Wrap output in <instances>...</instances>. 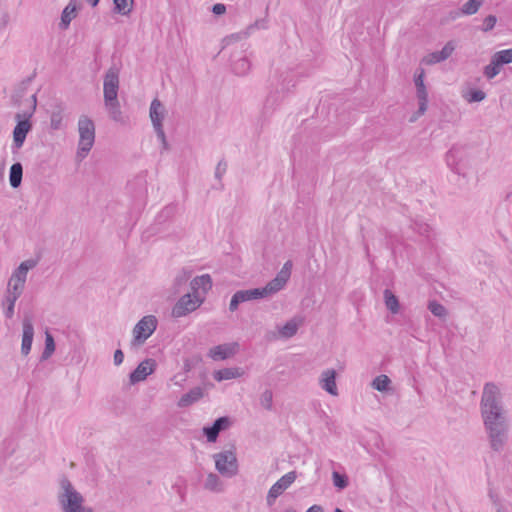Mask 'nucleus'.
Returning a JSON list of instances; mask_svg holds the SVG:
<instances>
[{
  "label": "nucleus",
  "mask_w": 512,
  "mask_h": 512,
  "mask_svg": "<svg viewBox=\"0 0 512 512\" xmlns=\"http://www.w3.org/2000/svg\"><path fill=\"white\" fill-rule=\"evenodd\" d=\"M337 372L333 368L324 369L318 378L319 387L333 397L339 395V390L336 382Z\"/></svg>",
  "instance_id": "14"
},
{
  "label": "nucleus",
  "mask_w": 512,
  "mask_h": 512,
  "mask_svg": "<svg viewBox=\"0 0 512 512\" xmlns=\"http://www.w3.org/2000/svg\"><path fill=\"white\" fill-rule=\"evenodd\" d=\"M384 302L386 305V308L393 314H397L400 310V305L398 298L394 295V293L386 289L384 291Z\"/></svg>",
  "instance_id": "36"
},
{
  "label": "nucleus",
  "mask_w": 512,
  "mask_h": 512,
  "mask_svg": "<svg viewBox=\"0 0 512 512\" xmlns=\"http://www.w3.org/2000/svg\"><path fill=\"white\" fill-rule=\"evenodd\" d=\"M171 381H173L175 385L182 386V382L185 381V378L178 379V376H174L171 378Z\"/></svg>",
  "instance_id": "52"
},
{
  "label": "nucleus",
  "mask_w": 512,
  "mask_h": 512,
  "mask_svg": "<svg viewBox=\"0 0 512 512\" xmlns=\"http://www.w3.org/2000/svg\"><path fill=\"white\" fill-rule=\"evenodd\" d=\"M56 345L53 336L46 331L45 332V346L41 354V361L48 360L55 352Z\"/></svg>",
  "instance_id": "37"
},
{
  "label": "nucleus",
  "mask_w": 512,
  "mask_h": 512,
  "mask_svg": "<svg viewBox=\"0 0 512 512\" xmlns=\"http://www.w3.org/2000/svg\"><path fill=\"white\" fill-rule=\"evenodd\" d=\"M448 167L456 174H463V155L459 148L453 147L447 153L445 157Z\"/></svg>",
  "instance_id": "22"
},
{
  "label": "nucleus",
  "mask_w": 512,
  "mask_h": 512,
  "mask_svg": "<svg viewBox=\"0 0 512 512\" xmlns=\"http://www.w3.org/2000/svg\"><path fill=\"white\" fill-rule=\"evenodd\" d=\"M391 380L386 375H379L372 381V387L380 392H385L389 389Z\"/></svg>",
  "instance_id": "39"
},
{
  "label": "nucleus",
  "mask_w": 512,
  "mask_h": 512,
  "mask_svg": "<svg viewBox=\"0 0 512 512\" xmlns=\"http://www.w3.org/2000/svg\"><path fill=\"white\" fill-rule=\"evenodd\" d=\"M425 71L424 69H418L414 75V84L416 88V98L418 100V111L410 119L414 122L427 111L428 107V90L424 83Z\"/></svg>",
  "instance_id": "10"
},
{
  "label": "nucleus",
  "mask_w": 512,
  "mask_h": 512,
  "mask_svg": "<svg viewBox=\"0 0 512 512\" xmlns=\"http://www.w3.org/2000/svg\"><path fill=\"white\" fill-rule=\"evenodd\" d=\"M501 67L500 62L492 55L490 63L483 69V74L488 80H491L501 72Z\"/></svg>",
  "instance_id": "35"
},
{
  "label": "nucleus",
  "mask_w": 512,
  "mask_h": 512,
  "mask_svg": "<svg viewBox=\"0 0 512 512\" xmlns=\"http://www.w3.org/2000/svg\"><path fill=\"white\" fill-rule=\"evenodd\" d=\"M78 6L75 0H70V2L64 7L58 27L60 30L65 31L70 27L71 22L78 15Z\"/></svg>",
  "instance_id": "20"
},
{
  "label": "nucleus",
  "mask_w": 512,
  "mask_h": 512,
  "mask_svg": "<svg viewBox=\"0 0 512 512\" xmlns=\"http://www.w3.org/2000/svg\"><path fill=\"white\" fill-rule=\"evenodd\" d=\"M57 501L62 512H94L85 496L66 477L59 479Z\"/></svg>",
  "instance_id": "1"
},
{
  "label": "nucleus",
  "mask_w": 512,
  "mask_h": 512,
  "mask_svg": "<svg viewBox=\"0 0 512 512\" xmlns=\"http://www.w3.org/2000/svg\"><path fill=\"white\" fill-rule=\"evenodd\" d=\"M260 404L266 410H271L273 406V393L271 390H265L260 396Z\"/></svg>",
  "instance_id": "43"
},
{
  "label": "nucleus",
  "mask_w": 512,
  "mask_h": 512,
  "mask_svg": "<svg viewBox=\"0 0 512 512\" xmlns=\"http://www.w3.org/2000/svg\"><path fill=\"white\" fill-rule=\"evenodd\" d=\"M332 481H333V485L339 490L345 489L349 483L348 477L345 474H341L337 471H333Z\"/></svg>",
  "instance_id": "40"
},
{
  "label": "nucleus",
  "mask_w": 512,
  "mask_h": 512,
  "mask_svg": "<svg viewBox=\"0 0 512 512\" xmlns=\"http://www.w3.org/2000/svg\"><path fill=\"white\" fill-rule=\"evenodd\" d=\"M36 107V97L32 96V111L29 114H20L17 113L15 115L16 126L13 129V141H12V150L18 151L21 149L25 143L26 137L29 132L32 130V123L30 118L33 114V111Z\"/></svg>",
  "instance_id": "6"
},
{
  "label": "nucleus",
  "mask_w": 512,
  "mask_h": 512,
  "mask_svg": "<svg viewBox=\"0 0 512 512\" xmlns=\"http://www.w3.org/2000/svg\"><path fill=\"white\" fill-rule=\"evenodd\" d=\"M490 447L494 451H501L508 440L509 420L507 412L486 416L482 418Z\"/></svg>",
  "instance_id": "2"
},
{
  "label": "nucleus",
  "mask_w": 512,
  "mask_h": 512,
  "mask_svg": "<svg viewBox=\"0 0 512 512\" xmlns=\"http://www.w3.org/2000/svg\"><path fill=\"white\" fill-rule=\"evenodd\" d=\"M24 287V282L19 281L18 279H15L13 277H10L6 293L20 297L23 293Z\"/></svg>",
  "instance_id": "38"
},
{
  "label": "nucleus",
  "mask_w": 512,
  "mask_h": 512,
  "mask_svg": "<svg viewBox=\"0 0 512 512\" xmlns=\"http://www.w3.org/2000/svg\"><path fill=\"white\" fill-rule=\"evenodd\" d=\"M215 469L224 477L231 478L238 473V460L234 449H227L213 454Z\"/></svg>",
  "instance_id": "7"
},
{
  "label": "nucleus",
  "mask_w": 512,
  "mask_h": 512,
  "mask_svg": "<svg viewBox=\"0 0 512 512\" xmlns=\"http://www.w3.org/2000/svg\"><path fill=\"white\" fill-rule=\"evenodd\" d=\"M493 56L500 62V64L506 65L512 63V48L497 51Z\"/></svg>",
  "instance_id": "41"
},
{
  "label": "nucleus",
  "mask_w": 512,
  "mask_h": 512,
  "mask_svg": "<svg viewBox=\"0 0 512 512\" xmlns=\"http://www.w3.org/2000/svg\"><path fill=\"white\" fill-rule=\"evenodd\" d=\"M428 308L431 311V313L436 317L442 318L446 315L445 307L435 301L430 302Z\"/></svg>",
  "instance_id": "44"
},
{
  "label": "nucleus",
  "mask_w": 512,
  "mask_h": 512,
  "mask_svg": "<svg viewBox=\"0 0 512 512\" xmlns=\"http://www.w3.org/2000/svg\"><path fill=\"white\" fill-rule=\"evenodd\" d=\"M427 231H428V225H426V224H425V225H423V226H421V228H420V230H419V232H420L421 234H424V233H426Z\"/></svg>",
  "instance_id": "53"
},
{
  "label": "nucleus",
  "mask_w": 512,
  "mask_h": 512,
  "mask_svg": "<svg viewBox=\"0 0 512 512\" xmlns=\"http://www.w3.org/2000/svg\"><path fill=\"white\" fill-rule=\"evenodd\" d=\"M158 320L154 315L142 317L132 330V345L139 346L155 332Z\"/></svg>",
  "instance_id": "8"
},
{
  "label": "nucleus",
  "mask_w": 512,
  "mask_h": 512,
  "mask_svg": "<svg viewBox=\"0 0 512 512\" xmlns=\"http://www.w3.org/2000/svg\"><path fill=\"white\" fill-rule=\"evenodd\" d=\"M204 487L213 492H222L223 483L215 473H209L205 479Z\"/></svg>",
  "instance_id": "34"
},
{
  "label": "nucleus",
  "mask_w": 512,
  "mask_h": 512,
  "mask_svg": "<svg viewBox=\"0 0 512 512\" xmlns=\"http://www.w3.org/2000/svg\"><path fill=\"white\" fill-rule=\"evenodd\" d=\"M334 512H343L340 508H336Z\"/></svg>",
  "instance_id": "57"
},
{
  "label": "nucleus",
  "mask_w": 512,
  "mask_h": 512,
  "mask_svg": "<svg viewBox=\"0 0 512 512\" xmlns=\"http://www.w3.org/2000/svg\"><path fill=\"white\" fill-rule=\"evenodd\" d=\"M498 512H503L500 508H498Z\"/></svg>",
  "instance_id": "58"
},
{
  "label": "nucleus",
  "mask_w": 512,
  "mask_h": 512,
  "mask_svg": "<svg viewBox=\"0 0 512 512\" xmlns=\"http://www.w3.org/2000/svg\"><path fill=\"white\" fill-rule=\"evenodd\" d=\"M232 69L237 75L244 76L251 69V62L244 52L235 53L232 57Z\"/></svg>",
  "instance_id": "24"
},
{
  "label": "nucleus",
  "mask_w": 512,
  "mask_h": 512,
  "mask_svg": "<svg viewBox=\"0 0 512 512\" xmlns=\"http://www.w3.org/2000/svg\"><path fill=\"white\" fill-rule=\"evenodd\" d=\"M23 176V167L21 163H14L9 172V182L13 188H18L21 185Z\"/></svg>",
  "instance_id": "32"
},
{
  "label": "nucleus",
  "mask_w": 512,
  "mask_h": 512,
  "mask_svg": "<svg viewBox=\"0 0 512 512\" xmlns=\"http://www.w3.org/2000/svg\"><path fill=\"white\" fill-rule=\"evenodd\" d=\"M212 287V279L209 274H203L195 277L190 282L191 292L205 300V295Z\"/></svg>",
  "instance_id": "19"
},
{
  "label": "nucleus",
  "mask_w": 512,
  "mask_h": 512,
  "mask_svg": "<svg viewBox=\"0 0 512 512\" xmlns=\"http://www.w3.org/2000/svg\"><path fill=\"white\" fill-rule=\"evenodd\" d=\"M34 338V326L28 319L23 321L22 325V341H21V353L27 356L31 352L32 343Z\"/></svg>",
  "instance_id": "23"
},
{
  "label": "nucleus",
  "mask_w": 512,
  "mask_h": 512,
  "mask_svg": "<svg viewBox=\"0 0 512 512\" xmlns=\"http://www.w3.org/2000/svg\"><path fill=\"white\" fill-rule=\"evenodd\" d=\"M480 410L482 418L507 412L502 403L500 389L494 383H487L482 392Z\"/></svg>",
  "instance_id": "3"
},
{
  "label": "nucleus",
  "mask_w": 512,
  "mask_h": 512,
  "mask_svg": "<svg viewBox=\"0 0 512 512\" xmlns=\"http://www.w3.org/2000/svg\"><path fill=\"white\" fill-rule=\"evenodd\" d=\"M292 262L287 261L276 277L260 288L264 298H268L282 290L291 276Z\"/></svg>",
  "instance_id": "11"
},
{
  "label": "nucleus",
  "mask_w": 512,
  "mask_h": 512,
  "mask_svg": "<svg viewBox=\"0 0 512 512\" xmlns=\"http://www.w3.org/2000/svg\"><path fill=\"white\" fill-rule=\"evenodd\" d=\"M78 133L77 158L83 160L87 157L95 142V125L92 119L86 115L80 116L78 120Z\"/></svg>",
  "instance_id": "5"
},
{
  "label": "nucleus",
  "mask_w": 512,
  "mask_h": 512,
  "mask_svg": "<svg viewBox=\"0 0 512 512\" xmlns=\"http://www.w3.org/2000/svg\"><path fill=\"white\" fill-rule=\"evenodd\" d=\"M263 298L264 297L260 288L239 290L232 296L229 304V309L231 311H235L238 308L239 304L241 303Z\"/></svg>",
  "instance_id": "16"
},
{
  "label": "nucleus",
  "mask_w": 512,
  "mask_h": 512,
  "mask_svg": "<svg viewBox=\"0 0 512 512\" xmlns=\"http://www.w3.org/2000/svg\"><path fill=\"white\" fill-rule=\"evenodd\" d=\"M212 12L215 15H222L226 12V6L222 3H217V4L213 5Z\"/></svg>",
  "instance_id": "47"
},
{
  "label": "nucleus",
  "mask_w": 512,
  "mask_h": 512,
  "mask_svg": "<svg viewBox=\"0 0 512 512\" xmlns=\"http://www.w3.org/2000/svg\"><path fill=\"white\" fill-rule=\"evenodd\" d=\"M134 4V0H113V12L121 16H129Z\"/></svg>",
  "instance_id": "31"
},
{
  "label": "nucleus",
  "mask_w": 512,
  "mask_h": 512,
  "mask_svg": "<svg viewBox=\"0 0 512 512\" xmlns=\"http://www.w3.org/2000/svg\"><path fill=\"white\" fill-rule=\"evenodd\" d=\"M455 47L456 45L454 41H449L444 45V47L440 51L429 53L423 58L422 61L428 65L442 62L452 55L453 51L455 50Z\"/></svg>",
  "instance_id": "18"
},
{
  "label": "nucleus",
  "mask_w": 512,
  "mask_h": 512,
  "mask_svg": "<svg viewBox=\"0 0 512 512\" xmlns=\"http://www.w3.org/2000/svg\"><path fill=\"white\" fill-rule=\"evenodd\" d=\"M3 176H4V168L1 167L0 168V181L3 179Z\"/></svg>",
  "instance_id": "55"
},
{
  "label": "nucleus",
  "mask_w": 512,
  "mask_h": 512,
  "mask_svg": "<svg viewBox=\"0 0 512 512\" xmlns=\"http://www.w3.org/2000/svg\"><path fill=\"white\" fill-rule=\"evenodd\" d=\"M244 375V370L239 367L223 368L213 372V378L218 381L236 379Z\"/></svg>",
  "instance_id": "28"
},
{
  "label": "nucleus",
  "mask_w": 512,
  "mask_h": 512,
  "mask_svg": "<svg viewBox=\"0 0 512 512\" xmlns=\"http://www.w3.org/2000/svg\"><path fill=\"white\" fill-rule=\"evenodd\" d=\"M60 124H61V117L59 115H52L51 117V127L53 129H59L60 127Z\"/></svg>",
  "instance_id": "50"
},
{
  "label": "nucleus",
  "mask_w": 512,
  "mask_h": 512,
  "mask_svg": "<svg viewBox=\"0 0 512 512\" xmlns=\"http://www.w3.org/2000/svg\"><path fill=\"white\" fill-rule=\"evenodd\" d=\"M189 273L185 270H182L181 272H179L177 274V276L175 277L174 279V285L176 287H180L182 286L183 284H185L187 282V280L189 279Z\"/></svg>",
  "instance_id": "46"
},
{
  "label": "nucleus",
  "mask_w": 512,
  "mask_h": 512,
  "mask_svg": "<svg viewBox=\"0 0 512 512\" xmlns=\"http://www.w3.org/2000/svg\"><path fill=\"white\" fill-rule=\"evenodd\" d=\"M20 297L11 295V294H5V297L2 302L3 306V313L4 316L8 319L13 318L15 313V303Z\"/></svg>",
  "instance_id": "33"
},
{
  "label": "nucleus",
  "mask_w": 512,
  "mask_h": 512,
  "mask_svg": "<svg viewBox=\"0 0 512 512\" xmlns=\"http://www.w3.org/2000/svg\"><path fill=\"white\" fill-rule=\"evenodd\" d=\"M297 479L296 471H290L278 479L269 489L266 495V504L268 507L275 505L276 500L281 496Z\"/></svg>",
  "instance_id": "12"
},
{
  "label": "nucleus",
  "mask_w": 512,
  "mask_h": 512,
  "mask_svg": "<svg viewBox=\"0 0 512 512\" xmlns=\"http://www.w3.org/2000/svg\"><path fill=\"white\" fill-rule=\"evenodd\" d=\"M155 368L156 362L154 359H145L130 374V382L132 384H135L144 381L149 375H151L155 371Z\"/></svg>",
  "instance_id": "17"
},
{
  "label": "nucleus",
  "mask_w": 512,
  "mask_h": 512,
  "mask_svg": "<svg viewBox=\"0 0 512 512\" xmlns=\"http://www.w3.org/2000/svg\"><path fill=\"white\" fill-rule=\"evenodd\" d=\"M461 97L469 104L482 102L486 98V93L470 85L464 86L460 91Z\"/></svg>",
  "instance_id": "26"
},
{
  "label": "nucleus",
  "mask_w": 512,
  "mask_h": 512,
  "mask_svg": "<svg viewBox=\"0 0 512 512\" xmlns=\"http://www.w3.org/2000/svg\"><path fill=\"white\" fill-rule=\"evenodd\" d=\"M119 91V71L116 68H110L104 75L103 97L104 100L118 99Z\"/></svg>",
  "instance_id": "13"
},
{
  "label": "nucleus",
  "mask_w": 512,
  "mask_h": 512,
  "mask_svg": "<svg viewBox=\"0 0 512 512\" xmlns=\"http://www.w3.org/2000/svg\"><path fill=\"white\" fill-rule=\"evenodd\" d=\"M100 0H90V3L93 7L97 6Z\"/></svg>",
  "instance_id": "54"
},
{
  "label": "nucleus",
  "mask_w": 512,
  "mask_h": 512,
  "mask_svg": "<svg viewBox=\"0 0 512 512\" xmlns=\"http://www.w3.org/2000/svg\"><path fill=\"white\" fill-rule=\"evenodd\" d=\"M496 22H497V18L494 15L487 16L483 21L481 30L484 32H488V31L492 30L495 27Z\"/></svg>",
  "instance_id": "45"
},
{
  "label": "nucleus",
  "mask_w": 512,
  "mask_h": 512,
  "mask_svg": "<svg viewBox=\"0 0 512 512\" xmlns=\"http://www.w3.org/2000/svg\"><path fill=\"white\" fill-rule=\"evenodd\" d=\"M226 172V163L219 162L216 170H215V176L220 179L223 174Z\"/></svg>",
  "instance_id": "48"
},
{
  "label": "nucleus",
  "mask_w": 512,
  "mask_h": 512,
  "mask_svg": "<svg viewBox=\"0 0 512 512\" xmlns=\"http://www.w3.org/2000/svg\"><path fill=\"white\" fill-rule=\"evenodd\" d=\"M306 512H324L323 508L320 505H312L307 509Z\"/></svg>",
  "instance_id": "51"
},
{
  "label": "nucleus",
  "mask_w": 512,
  "mask_h": 512,
  "mask_svg": "<svg viewBox=\"0 0 512 512\" xmlns=\"http://www.w3.org/2000/svg\"><path fill=\"white\" fill-rule=\"evenodd\" d=\"M203 298L197 296V293H186L181 296L172 308V316L176 318L184 317L197 310L202 303Z\"/></svg>",
  "instance_id": "9"
},
{
  "label": "nucleus",
  "mask_w": 512,
  "mask_h": 512,
  "mask_svg": "<svg viewBox=\"0 0 512 512\" xmlns=\"http://www.w3.org/2000/svg\"><path fill=\"white\" fill-rule=\"evenodd\" d=\"M230 426V419L228 417L218 418L212 426L204 427L203 433L205 434L207 441L214 443L216 442L219 433L222 430L227 429Z\"/></svg>",
  "instance_id": "21"
},
{
  "label": "nucleus",
  "mask_w": 512,
  "mask_h": 512,
  "mask_svg": "<svg viewBox=\"0 0 512 512\" xmlns=\"http://www.w3.org/2000/svg\"><path fill=\"white\" fill-rule=\"evenodd\" d=\"M203 396H204L203 389L201 387H194L180 397L177 405L180 408L189 407L192 404L198 402L200 399H202Z\"/></svg>",
  "instance_id": "25"
},
{
  "label": "nucleus",
  "mask_w": 512,
  "mask_h": 512,
  "mask_svg": "<svg viewBox=\"0 0 512 512\" xmlns=\"http://www.w3.org/2000/svg\"><path fill=\"white\" fill-rule=\"evenodd\" d=\"M285 512H296L294 509H286Z\"/></svg>",
  "instance_id": "56"
},
{
  "label": "nucleus",
  "mask_w": 512,
  "mask_h": 512,
  "mask_svg": "<svg viewBox=\"0 0 512 512\" xmlns=\"http://www.w3.org/2000/svg\"><path fill=\"white\" fill-rule=\"evenodd\" d=\"M104 106L110 116V118L118 123L124 124L125 117L120 107V103L118 99L114 100H104Z\"/></svg>",
  "instance_id": "29"
},
{
  "label": "nucleus",
  "mask_w": 512,
  "mask_h": 512,
  "mask_svg": "<svg viewBox=\"0 0 512 512\" xmlns=\"http://www.w3.org/2000/svg\"><path fill=\"white\" fill-rule=\"evenodd\" d=\"M167 116L168 110L166 106L159 99H153L149 107V118L163 151L169 149V144L164 131V121Z\"/></svg>",
  "instance_id": "4"
},
{
  "label": "nucleus",
  "mask_w": 512,
  "mask_h": 512,
  "mask_svg": "<svg viewBox=\"0 0 512 512\" xmlns=\"http://www.w3.org/2000/svg\"><path fill=\"white\" fill-rule=\"evenodd\" d=\"M238 350V343H224L210 348L208 356L214 361H222L234 356Z\"/></svg>",
  "instance_id": "15"
},
{
  "label": "nucleus",
  "mask_w": 512,
  "mask_h": 512,
  "mask_svg": "<svg viewBox=\"0 0 512 512\" xmlns=\"http://www.w3.org/2000/svg\"><path fill=\"white\" fill-rule=\"evenodd\" d=\"M481 5V0H469L462 6V13L465 15L475 14Z\"/></svg>",
  "instance_id": "42"
},
{
  "label": "nucleus",
  "mask_w": 512,
  "mask_h": 512,
  "mask_svg": "<svg viewBox=\"0 0 512 512\" xmlns=\"http://www.w3.org/2000/svg\"><path fill=\"white\" fill-rule=\"evenodd\" d=\"M301 324H302L301 318L294 317V318L290 319L283 326L278 328L280 337L286 338V339L291 338L292 336H294L297 333Z\"/></svg>",
  "instance_id": "30"
},
{
  "label": "nucleus",
  "mask_w": 512,
  "mask_h": 512,
  "mask_svg": "<svg viewBox=\"0 0 512 512\" xmlns=\"http://www.w3.org/2000/svg\"><path fill=\"white\" fill-rule=\"evenodd\" d=\"M37 263L38 261L33 258L24 260L19 264L17 268L14 269V271L11 274V277L26 283L28 272L35 268Z\"/></svg>",
  "instance_id": "27"
},
{
  "label": "nucleus",
  "mask_w": 512,
  "mask_h": 512,
  "mask_svg": "<svg viewBox=\"0 0 512 512\" xmlns=\"http://www.w3.org/2000/svg\"><path fill=\"white\" fill-rule=\"evenodd\" d=\"M123 360H124V354H123V352H122L120 349L116 350V351L114 352V364H115L116 366H119L120 364H122V363H123Z\"/></svg>",
  "instance_id": "49"
}]
</instances>
